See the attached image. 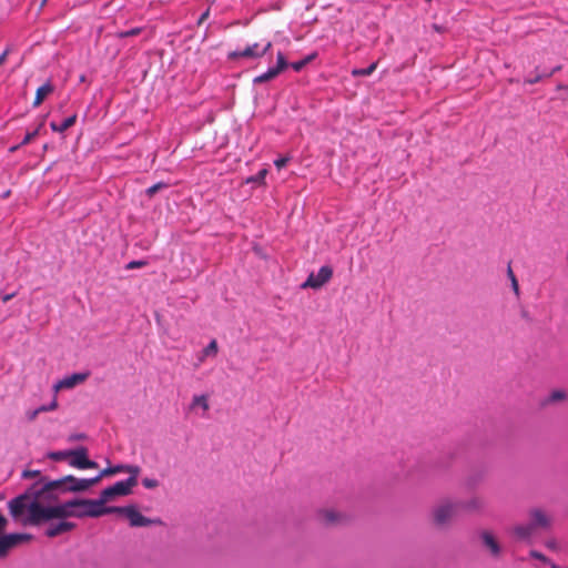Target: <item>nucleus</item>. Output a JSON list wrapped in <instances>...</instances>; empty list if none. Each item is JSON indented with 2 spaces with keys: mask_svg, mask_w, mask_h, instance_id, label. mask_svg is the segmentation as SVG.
<instances>
[{
  "mask_svg": "<svg viewBox=\"0 0 568 568\" xmlns=\"http://www.w3.org/2000/svg\"><path fill=\"white\" fill-rule=\"evenodd\" d=\"M200 406L204 412L210 409L209 400L205 395H196L192 399V407Z\"/></svg>",
  "mask_w": 568,
  "mask_h": 568,
  "instance_id": "393cba45",
  "label": "nucleus"
},
{
  "mask_svg": "<svg viewBox=\"0 0 568 568\" xmlns=\"http://www.w3.org/2000/svg\"><path fill=\"white\" fill-rule=\"evenodd\" d=\"M550 566H551V568H561V567H559V566H558V565H556V564H551Z\"/></svg>",
  "mask_w": 568,
  "mask_h": 568,
  "instance_id": "4d7b16f0",
  "label": "nucleus"
},
{
  "mask_svg": "<svg viewBox=\"0 0 568 568\" xmlns=\"http://www.w3.org/2000/svg\"><path fill=\"white\" fill-rule=\"evenodd\" d=\"M272 48V42L267 41L263 47L258 43L247 45L244 50L233 51L229 53V59L236 60L241 58L257 59L265 55Z\"/></svg>",
  "mask_w": 568,
  "mask_h": 568,
  "instance_id": "0eeeda50",
  "label": "nucleus"
},
{
  "mask_svg": "<svg viewBox=\"0 0 568 568\" xmlns=\"http://www.w3.org/2000/svg\"><path fill=\"white\" fill-rule=\"evenodd\" d=\"M565 87L562 84L558 85V90L564 89Z\"/></svg>",
  "mask_w": 568,
  "mask_h": 568,
  "instance_id": "13d9d810",
  "label": "nucleus"
},
{
  "mask_svg": "<svg viewBox=\"0 0 568 568\" xmlns=\"http://www.w3.org/2000/svg\"><path fill=\"white\" fill-rule=\"evenodd\" d=\"M6 536L9 540L10 548H13L21 542L30 541L32 539V536L29 534H9Z\"/></svg>",
  "mask_w": 568,
  "mask_h": 568,
  "instance_id": "4be33fe9",
  "label": "nucleus"
},
{
  "mask_svg": "<svg viewBox=\"0 0 568 568\" xmlns=\"http://www.w3.org/2000/svg\"><path fill=\"white\" fill-rule=\"evenodd\" d=\"M21 145H14L10 148V152H16Z\"/></svg>",
  "mask_w": 568,
  "mask_h": 568,
  "instance_id": "864d4df0",
  "label": "nucleus"
},
{
  "mask_svg": "<svg viewBox=\"0 0 568 568\" xmlns=\"http://www.w3.org/2000/svg\"><path fill=\"white\" fill-rule=\"evenodd\" d=\"M537 81H539V78H532V80H529L528 82L529 83H536Z\"/></svg>",
  "mask_w": 568,
  "mask_h": 568,
  "instance_id": "5fc2aeb1",
  "label": "nucleus"
},
{
  "mask_svg": "<svg viewBox=\"0 0 568 568\" xmlns=\"http://www.w3.org/2000/svg\"><path fill=\"white\" fill-rule=\"evenodd\" d=\"M6 536L9 540L10 548H13L21 542L30 541L32 539V536L29 534H9Z\"/></svg>",
  "mask_w": 568,
  "mask_h": 568,
  "instance_id": "412c9836",
  "label": "nucleus"
},
{
  "mask_svg": "<svg viewBox=\"0 0 568 568\" xmlns=\"http://www.w3.org/2000/svg\"><path fill=\"white\" fill-rule=\"evenodd\" d=\"M65 517H98L106 514V489L101 490L98 500L73 499L64 503Z\"/></svg>",
  "mask_w": 568,
  "mask_h": 568,
  "instance_id": "f257e3e1",
  "label": "nucleus"
},
{
  "mask_svg": "<svg viewBox=\"0 0 568 568\" xmlns=\"http://www.w3.org/2000/svg\"><path fill=\"white\" fill-rule=\"evenodd\" d=\"M460 509V503L444 498L435 504L429 513L430 523L436 529H447L452 526Z\"/></svg>",
  "mask_w": 568,
  "mask_h": 568,
  "instance_id": "7ed1b4c3",
  "label": "nucleus"
},
{
  "mask_svg": "<svg viewBox=\"0 0 568 568\" xmlns=\"http://www.w3.org/2000/svg\"><path fill=\"white\" fill-rule=\"evenodd\" d=\"M54 91V87L51 81H47L44 84L39 87L36 92V97L32 105L34 108L39 106L52 92Z\"/></svg>",
  "mask_w": 568,
  "mask_h": 568,
  "instance_id": "a211bd4d",
  "label": "nucleus"
},
{
  "mask_svg": "<svg viewBox=\"0 0 568 568\" xmlns=\"http://www.w3.org/2000/svg\"><path fill=\"white\" fill-rule=\"evenodd\" d=\"M507 276L511 282V288H513L514 293L518 296L520 293L519 284H518L517 277H516L510 264H508V267H507Z\"/></svg>",
  "mask_w": 568,
  "mask_h": 568,
  "instance_id": "bb28decb",
  "label": "nucleus"
},
{
  "mask_svg": "<svg viewBox=\"0 0 568 568\" xmlns=\"http://www.w3.org/2000/svg\"><path fill=\"white\" fill-rule=\"evenodd\" d=\"M88 373H74L72 375L65 376L54 385V390L58 392L61 389L73 388L77 385L82 384L88 378Z\"/></svg>",
  "mask_w": 568,
  "mask_h": 568,
  "instance_id": "2eb2a0df",
  "label": "nucleus"
},
{
  "mask_svg": "<svg viewBox=\"0 0 568 568\" xmlns=\"http://www.w3.org/2000/svg\"><path fill=\"white\" fill-rule=\"evenodd\" d=\"M276 59H277V63L272 69L275 70L277 74H280L283 70H285L287 68L288 64H287V61H286L283 52H281V51L277 52Z\"/></svg>",
  "mask_w": 568,
  "mask_h": 568,
  "instance_id": "cd10ccee",
  "label": "nucleus"
},
{
  "mask_svg": "<svg viewBox=\"0 0 568 568\" xmlns=\"http://www.w3.org/2000/svg\"><path fill=\"white\" fill-rule=\"evenodd\" d=\"M16 296V293H10V294H6L1 297L2 302L3 303H7L9 302L10 300H12L13 297Z\"/></svg>",
  "mask_w": 568,
  "mask_h": 568,
  "instance_id": "de8ad7c7",
  "label": "nucleus"
},
{
  "mask_svg": "<svg viewBox=\"0 0 568 568\" xmlns=\"http://www.w3.org/2000/svg\"><path fill=\"white\" fill-rule=\"evenodd\" d=\"M43 123H40L38 128H36L32 132H28L23 140L21 141L20 145H27L29 144L38 134L39 130L42 126Z\"/></svg>",
  "mask_w": 568,
  "mask_h": 568,
  "instance_id": "7c9ffc66",
  "label": "nucleus"
},
{
  "mask_svg": "<svg viewBox=\"0 0 568 568\" xmlns=\"http://www.w3.org/2000/svg\"><path fill=\"white\" fill-rule=\"evenodd\" d=\"M535 529L532 528L531 524H527V525H517L513 528V534L518 538V539H529L531 537V535L534 534Z\"/></svg>",
  "mask_w": 568,
  "mask_h": 568,
  "instance_id": "aec40b11",
  "label": "nucleus"
},
{
  "mask_svg": "<svg viewBox=\"0 0 568 568\" xmlns=\"http://www.w3.org/2000/svg\"><path fill=\"white\" fill-rule=\"evenodd\" d=\"M547 547L550 548V549H556L557 547V544L555 540H551V541H548L547 542Z\"/></svg>",
  "mask_w": 568,
  "mask_h": 568,
  "instance_id": "3c124183",
  "label": "nucleus"
},
{
  "mask_svg": "<svg viewBox=\"0 0 568 568\" xmlns=\"http://www.w3.org/2000/svg\"><path fill=\"white\" fill-rule=\"evenodd\" d=\"M57 406H58V403H57V400L54 399V400H53L50 405H48L47 407H48V409H49V412H50V410H54V409L57 408Z\"/></svg>",
  "mask_w": 568,
  "mask_h": 568,
  "instance_id": "09e8293b",
  "label": "nucleus"
},
{
  "mask_svg": "<svg viewBox=\"0 0 568 568\" xmlns=\"http://www.w3.org/2000/svg\"><path fill=\"white\" fill-rule=\"evenodd\" d=\"M460 508L467 513H480L485 508V501L479 496H473L465 501H459Z\"/></svg>",
  "mask_w": 568,
  "mask_h": 568,
  "instance_id": "f3484780",
  "label": "nucleus"
},
{
  "mask_svg": "<svg viewBox=\"0 0 568 568\" xmlns=\"http://www.w3.org/2000/svg\"><path fill=\"white\" fill-rule=\"evenodd\" d=\"M71 450H60L49 454V457L53 460H68L69 462V454Z\"/></svg>",
  "mask_w": 568,
  "mask_h": 568,
  "instance_id": "c756f323",
  "label": "nucleus"
},
{
  "mask_svg": "<svg viewBox=\"0 0 568 568\" xmlns=\"http://www.w3.org/2000/svg\"><path fill=\"white\" fill-rule=\"evenodd\" d=\"M164 186H165V184H163V183H156V184H154V185L150 186V187L146 190V194H148L149 196H153V195H154L159 190H161V189H162V187H164Z\"/></svg>",
  "mask_w": 568,
  "mask_h": 568,
  "instance_id": "4c0bfd02",
  "label": "nucleus"
},
{
  "mask_svg": "<svg viewBox=\"0 0 568 568\" xmlns=\"http://www.w3.org/2000/svg\"><path fill=\"white\" fill-rule=\"evenodd\" d=\"M130 476L124 479L109 485V499L118 496H126L131 493L132 488L138 484V467L128 468Z\"/></svg>",
  "mask_w": 568,
  "mask_h": 568,
  "instance_id": "423d86ee",
  "label": "nucleus"
},
{
  "mask_svg": "<svg viewBox=\"0 0 568 568\" xmlns=\"http://www.w3.org/2000/svg\"><path fill=\"white\" fill-rule=\"evenodd\" d=\"M7 526V518L0 514V532L6 528Z\"/></svg>",
  "mask_w": 568,
  "mask_h": 568,
  "instance_id": "a18cd8bd",
  "label": "nucleus"
},
{
  "mask_svg": "<svg viewBox=\"0 0 568 568\" xmlns=\"http://www.w3.org/2000/svg\"><path fill=\"white\" fill-rule=\"evenodd\" d=\"M50 126H51L52 131H54V132H59V124H58V123H55V122H51V123H50Z\"/></svg>",
  "mask_w": 568,
  "mask_h": 568,
  "instance_id": "8fccbe9b",
  "label": "nucleus"
},
{
  "mask_svg": "<svg viewBox=\"0 0 568 568\" xmlns=\"http://www.w3.org/2000/svg\"><path fill=\"white\" fill-rule=\"evenodd\" d=\"M37 410H39V414L43 413V412H49V409H48V407L45 405L40 406L39 408H37Z\"/></svg>",
  "mask_w": 568,
  "mask_h": 568,
  "instance_id": "603ef678",
  "label": "nucleus"
},
{
  "mask_svg": "<svg viewBox=\"0 0 568 568\" xmlns=\"http://www.w3.org/2000/svg\"><path fill=\"white\" fill-rule=\"evenodd\" d=\"M116 514L126 519L131 527H146L151 525H161L162 521L159 518L151 519L143 516L134 505L125 507H111L109 506V515Z\"/></svg>",
  "mask_w": 568,
  "mask_h": 568,
  "instance_id": "20e7f679",
  "label": "nucleus"
},
{
  "mask_svg": "<svg viewBox=\"0 0 568 568\" xmlns=\"http://www.w3.org/2000/svg\"><path fill=\"white\" fill-rule=\"evenodd\" d=\"M142 485L148 489H153L159 486V481L155 478L145 477L142 479Z\"/></svg>",
  "mask_w": 568,
  "mask_h": 568,
  "instance_id": "c9c22d12",
  "label": "nucleus"
},
{
  "mask_svg": "<svg viewBox=\"0 0 568 568\" xmlns=\"http://www.w3.org/2000/svg\"><path fill=\"white\" fill-rule=\"evenodd\" d=\"M47 498H38L37 495H34L33 500L29 504V515L22 520L23 525L38 526L53 518H67V507H64V504L43 506L41 501Z\"/></svg>",
  "mask_w": 568,
  "mask_h": 568,
  "instance_id": "f03ea898",
  "label": "nucleus"
},
{
  "mask_svg": "<svg viewBox=\"0 0 568 568\" xmlns=\"http://www.w3.org/2000/svg\"><path fill=\"white\" fill-rule=\"evenodd\" d=\"M75 121H77V114H72V115L68 116L59 124V132L62 133V132L67 131L68 129H70L71 126L74 125Z\"/></svg>",
  "mask_w": 568,
  "mask_h": 568,
  "instance_id": "c85d7f7f",
  "label": "nucleus"
},
{
  "mask_svg": "<svg viewBox=\"0 0 568 568\" xmlns=\"http://www.w3.org/2000/svg\"><path fill=\"white\" fill-rule=\"evenodd\" d=\"M74 528V524L70 521H59L57 524H51L47 530L45 535L50 538L57 537L59 535H62L64 532H68Z\"/></svg>",
  "mask_w": 568,
  "mask_h": 568,
  "instance_id": "dca6fc26",
  "label": "nucleus"
},
{
  "mask_svg": "<svg viewBox=\"0 0 568 568\" xmlns=\"http://www.w3.org/2000/svg\"><path fill=\"white\" fill-rule=\"evenodd\" d=\"M567 393L564 389H554L549 393V395L542 400V405H551L566 400Z\"/></svg>",
  "mask_w": 568,
  "mask_h": 568,
  "instance_id": "6ab92c4d",
  "label": "nucleus"
},
{
  "mask_svg": "<svg viewBox=\"0 0 568 568\" xmlns=\"http://www.w3.org/2000/svg\"><path fill=\"white\" fill-rule=\"evenodd\" d=\"M37 476H40V471L39 470H26V471H23V477H26V478H33V477H37Z\"/></svg>",
  "mask_w": 568,
  "mask_h": 568,
  "instance_id": "79ce46f5",
  "label": "nucleus"
},
{
  "mask_svg": "<svg viewBox=\"0 0 568 568\" xmlns=\"http://www.w3.org/2000/svg\"><path fill=\"white\" fill-rule=\"evenodd\" d=\"M71 479V475L64 476L57 480H50L42 484L41 487L37 488L38 485L33 487V495H37L38 498H53L57 491H70L69 485Z\"/></svg>",
  "mask_w": 568,
  "mask_h": 568,
  "instance_id": "39448f33",
  "label": "nucleus"
},
{
  "mask_svg": "<svg viewBox=\"0 0 568 568\" xmlns=\"http://www.w3.org/2000/svg\"><path fill=\"white\" fill-rule=\"evenodd\" d=\"M287 162H288L287 158H280L274 161V164L278 170H281L282 168H284L287 164Z\"/></svg>",
  "mask_w": 568,
  "mask_h": 568,
  "instance_id": "a19ab883",
  "label": "nucleus"
},
{
  "mask_svg": "<svg viewBox=\"0 0 568 568\" xmlns=\"http://www.w3.org/2000/svg\"><path fill=\"white\" fill-rule=\"evenodd\" d=\"M559 70H560V65L556 67V68L551 71L550 75H551V74H554L556 71H559Z\"/></svg>",
  "mask_w": 568,
  "mask_h": 568,
  "instance_id": "6e6d98bb",
  "label": "nucleus"
},
{
  "mask_svg": "<svg viewBox=\"0 0 568 568\" xmlns=\"http://www.w3.org/2000/svg\"><path fill=\"white\" fill-rule=\"evenodd\" d=\"M10 546H9V540L7 538V536H1L0 537V557H4L8 551L10 550Z\"/></svg>",
  "mask_w": 568,
  "mask_h": 568,
  "instance_id": "473e14b6",
  "label": "nucleus"
},
{
  "mask_svg": "<svg viewBox=\"0 0 568 568\" xmlns=\"http://www.w3.org/2000/svg\"><path fill=\"white\" fill-rule=\"evenodd\" d=\"M377 68V63L374 62L372 63L371 65H368L367 68L365 69H354L352 71V75L354 77H368L371 75Z\"/></svg>",
  "mask_w": 568,
  "mask_h": 568,
  "instance_id": "a878e982",
  "label": "nucleus"
},
{
  "mask_svg": "<svg viewBox=\"0 0 568 568\" xmlns=\"http://www.w3.org/2000/svg\"><path fill=\"white\" fill-rule=\"evenodd\" d=\"M333 275L332 267L324 265L316 274L312 273L308 275L306 282L302 285L303 287L320 288L327 283Z\"/></svg>",
  "mask_w": 568,
  "mask_h": 568,
  "instance_id": "9d476101",
  "label": "nucleus"
},
{
  "mask_svg": "<svg viewBox=\"0 0 568 568\" xmlns=\"http://www.w3.org/2000/svg\"><path fill=\"white\" fill-rule=\"evenodd\" d=\"M312 55L310 57H306L305 59L303 60H300V61H296V62H293L291 64V67L295 70V71H301L308 62L312 61Z\"/></svg>",
  "mask_w": 568,
  "mask_h": 568,
  "instance_id": "f704fd0d",
  "label": "nucleus"
},
{
  "mask_svg": "<svg viewBox=\"0 0 568 568\" xmlns=\"http://www.w3.org/2000/svg\"><path fill=\"white\" fill-rule=\"evenodd\" d=\"M27 415H28V419L32 422L39 415V410L34 409V410L28 412Z\"/></svg>",
  "mask_w": 568,
  "mask_h": 568,
  "instance_id": "c03bdc74",
  "label": "nucleus"
},
{
  "mask_svg": "<svg viewBox=\"0 0 568 568\" xmlns=\"http://www.w3.org/2000/svg\"><path fill=\"white\" fill-rule=\"evenodd\" d=\"M69 465L79 469L98 467L95 462L88 458L87 449L83 447L71 450L69 454Z\"/></svg>",
  "mask_w": 568,
  "mask_h": 568,
  "instance_id": "1a4fd4ad",
  "label": "nucleus"
},
{
  "mask_svg": "<svg viewBox=\"0 0 568 568\" xmlns=\"http://www.w3.org/2000/svg\"><path fill=\"white\" fill-rule=\"evenodd\" d=\"M530 556L532 558L538 559V560L544 561V562H548L549 561L548 558L545 555H542L541 552H539L537 550H531L530 551Z\"/></svg>",
  "mask_w": 568,
  "mask_h": 568,
  "instance_id": "ea45409f",
  "label": "nucleus"
},
{
  "mask_svg": "<svg viewBox=\"0 0 568 568\" xmlns=\"http://www.w3.org/2000/svg\"><path fill=\"white\" fill-rule=\"evenodd\" d=\"M32 500L33 499L28 494H23V495H20L18 497L11 499L9 503V509H10L11 516L13 518H19L26 510L29 513V504Z\"/></svg>",
  "mask_w": 568,
  "mask_h": 568,
  "instance_id": "ddd939ff",
  "label": "nucleus"
},
{
  "mask_svg": "<svg viewBox=\"0 0 568 568\" xmlns=\"http://www.w3.org/2000/svg\"><path fill=\"white\" fill-rule=\"evenodd\" d=\"M140 33V29L139 28H132V29H129L126 31H122V32H109V36L110 34H114L119 38H123V37H132V36H138Z\"/></svg>",
  "mask_w": 568,
  "mask_h": 568,
  "instance_id": "2f4dec72",
  "label": "nucleus"
},
{
  "mask_svg": "<svg viewBox=\"0 0 568 568\" xmlns=\"http://www.w3.org/2000/svg\"><path fill=\"white\" fill-rule=\"evenodd\" d=\"M529 518L534 529H549L552 525L551 516L541 508H531L529 510Z\"/></svg>",
  "mask_w": 568,
  "mask_h": 568,
  "instance_id": "9b49d317",
  "label": "nucleus"
},
{
  "mask_svg": "<svg viewBox=\"0 0 568 568\" xmlns=\"http://www.w3.org/2000/svg\"><path fill=\"white\" fill-rule=\"evenodd\" d=\"M106 476V468L102 469L100 474L92 478H75L71 476V479L73 481H70L69 490L70 491H84L89 489L90 487L94 486L97 483H99L103 477Z\"/></svg>",
  "mask_w": 568,
  "mask_h": 568,
  "instance_id": "f8f14e48",
  "label": "nucleus"
},
{
  "mask_svg": "<svg viewBox=\"0 0 568 568\" xmlns=\"http://www.w3.org/2000/svg\"><path fill=\"white\" fill-rule=\"evenodd\" d=\"M267 174V170L266 169H262L257 172L256 175L254 176H251L247 182H253V183H263L264 182V179Z\"/></svg>",
  "mask_w": 568,
  "mask_h": 568,
  "instance_id": "72a5a7b5",
  "label": "nucleus"
},
{
  "mask_svg": "<svg viewBox=\"0 0 568 568\" xmlns=\"http://www.w3.org/2000/svg\"><path fill=\"white\" fill-rule=\"evenodd\" d=\"M480 539L483 546L489 551L494 558H498L501 555V547L496 536L489 530H483L480 532Z\"/></svg>",
  "mask_w": 568,
  "mask_h": 568,
  "instance_id": "4468645a",
  "label": "nucleus"
},
{
  "mask_svg": "<svg viewBox=\"0 0 568 568\" xmlns=\"http://www.w3.org/2000/svg\"><path fill=\"white\" fill-rule=\"evenodd\" d=\"M146 264H148L146 261H132V262L126 264L125 268L126 270H133V268H138V267H143Z\"/></svg>",
  "mask_w": 568,
  "mask_h": 568,
  "instance_id": "e433bc0d",
  "label": "nucleus"
},
{
  "mask_svg": "<svg viewBox=\"0 0 568 568\" xmlns=\"http://www.w3.org/2000/svg\"><path fill=\"white\" fill-rule=\"evenodd\" d=\"M317 520L324 526H337L347 520V516L334 508H323L317 511Z\"/></svg>",
  "mask_w": 568,
  "mask_h": 568,
  "instance_id": "6e6552de",
  "label": "nucleus"
},
{
  "mask_svg": "<svg viewBox=\"0 0 568 568\" xmlns=\"http://www.w3.org/2000/svg\"><path fill=\"white\" fill-rule=\"evenodd\" d=\"M277 75L278 74L276 73V71L273 70L272 68H270L265 73L255 77L253 82L255 84L264 83V82H267V81H271V80L275 79Z\"/></svg>",
  "mask_w": 568,
  "mask_h": 568,
  "instance_id": "b1692460",
  "label": "nucleus"
},
{
  "mask_svg": "<svg viewBox=\"0 0 568 568\" xmlns=\"http://www.w3.org/2000/svg\"><path fill=\"white\" fill-rule=\"evenodd\" d=\"M210 17V9H206L197 20V24H202Z\"/></svg>",
  "mask_w": 568,
  "mask_h": 568,
  "instance_id": "37998d69",
  "label": "nucleus"
},
{
  "mask_svg": "<svg viewBox=\"0 0 568 568\" xmlns=\"http://www.w3.org/2000/svg\"><path fill=\"white\" fill-rule=\"evenodd\" d=\"M219 352V346L216 339H212L209 345L202 351L199 361L204 362V359L209 356H216Z\"/></svg>",
  "mask_w": 568,
  "mask_h": 568,
  "instance_id": "5701e85b",
  "label": "nucleus"
},
{
  "mask_svg": "<svg viewBox=\"0 0 568 568\" xmlns=\"http://www.w3.org/2000/svg\"><path fill=\"white\" fill-rule=\"evenodd\" d=\"M8 54H9V49H6V50L0 54V65L4 63V61L7 60Z\"/></svg>",
  "mask_w": 568,
  "mask_h": 568,
  "instance_id": "49530a36",
  "label": "nucleus"
},
{
  "mask_svg": "<svg viewBox=\"0 0 568 568\" xmlns=\"http://www.w3.org/2000/svg\"><path fill=\"white\" fill-rule=\"evenodd\" d=\"M128 468H129V467H124V466H114V467H113V466H110V465H109V477H110V476H113V475H116V474H119V473L123 471L124 469H126V470H128Z\"/></svg>",
  "mask_w": 568,
  "mask_h": 568,
  "instance_id": "58836bf2",
  "label": "nucleus"
}]
</instances>
